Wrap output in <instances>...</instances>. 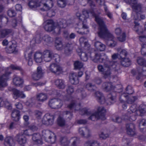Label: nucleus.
<instances>
[{
	"label": "nucleus",
	"mask_w": 146,
	"mask_h": 146,
	"mask_svg": "<svg viewBox=\"0 0 146 146\" xmlns=\"http://www.w3.org/2000/svg\"><path fill=\"white\" fill-rule=\"evenodd\" d=\"M89 14H91L95 17L96 21L99 25V29L98 32V34L99 36L108 40L107 44L108 46L111 47H114L116 45V42L113 40V36L109 32L103 21L99 17L98 15L95 14L93 11L88 12L86 10L84 9L82 11V15H81L79 12L76 13L77 17L82 21L81 23H80L78 25V27L77 28L80 29V31H77V32L80 34H83L87 33L85 31L83 32L84 30H85L87 32H88L87 29L88 27L86 24H84V23L86 21V19L88 17Z\"/></svg>",
	"instance_id": "1"
},
{
	"label": "nucleus",
	"mask_w": 146,
	"mask_h": 146,
	"mask_svg": "<svg viewBox=\"0 0 146 146\" xmlns=\"http://www.w3.org/2000/svg\"><path fill=\"white\" fill-rule=\"evenodd\" d=\"M29 7L33 9H38L42 11H46L50 9L53 6L52 0H32L28 3Z\"/></svg>",
	"instance_id": "2"
},
{
	"label": "nucleus",
	"mask_w": 146,
	"mask_h": 146,
	"mask_svg": "<svg viewBox=\"0 0 146 146\" xmlns=\"http://www.w3.org/2000/svg\"><path fill=\"white\" fill-rule=\"evenodd\" d=\"M66 23V21L63 19H61L57 24L55 23L52 20H48L44 21L43 26L44 29L47 31H54L55 32L59 33L62 29L67 26Z\"/></svg>",
	"instance_id": "3"
},
{
	"label": "nucleus",
	"mask_w": 146,
	"mask_h": 146,
	"mask_svg": "<svg viewBox=\"0 0 146 146\" xmlns=\"http://www.w3.org/2000/svg\"><path fill=\"white\" fill-rule=\"evenodd\" d=\"M33 140L38 143H42V139H44L51 143H54L56 141V137L54 134L48 130H43L42 132V137L39 134H34L32 137Z\"/></svg>",
	"instance_id": "4"
},
{
	"label": "nucleus",
	"mask_w": 146,
	"mask_h": 146,
	"mask_svg": "<svg viewBox=\"0 0 146 146\" xmlns=\"http://www.w3.org/2000/svg\"><path fill=\"white\" fill-rule=\"evenodd\" d=\"M82 111H84V114H86L90 116L89 117V119L92 121H95L100 118L103 120L106 119L104 114L106 113V110L103 107H98L97 112L95 113L85 110V109L82 110Z\"/></svg>",
	"instance_id": "5"
},
{
	"label": "nucleus",
	"mask_w": 146,
	"mask_h": 146,
	"mask_svg": "<svg viewBox=\"0 0 146 146\" xmlns=\"http://www.w3.org/2000/svg\"><path fill=\"white\" fill-rule=\"evenodd\" d=\"M27 127H28L30 129L28 130H25L22 131L21 133H19L18 134L16 137V139L19 142V143L21 145L24 144L26 142V139L25 137V135H30L28 133L31 131H35L37 130V127L35 126H33L32 127H30V126H26Z\"/></svg>",
	"instance_id": "6"
},
{
	"label": "nucleus",
	"mask_w": 146,
	"mask_h": 146,
	"mask_svg": "<svg viewBox=\"0 0 146 146\" xmlns=\"http://www.w3.org/2000/svg\"><path fill=\"white\" fill-rule=\"evenodd\" d=\"M11 69L20 70L21 68L17 66L11 65L10 66L6 68V73L0 77V90H2V88L7 86L6 81L9 79V72Z\"/></svg>",
	"instance_id": "7"
},
{
	"label": "nucleus",
	"mask_w": 146,
	"mask_h": 146,
	"mask_svg": "<svg viewBox=\"0 0 146 146\" xmlns=\"http://www.w3.org/2000/svg\"><path fill=\"white\" fill-rule=\"evenodd\" d=\"M109 63L110 65H105L104 68L101 65H99L98 66V69L99 70L100 72H103L105 78L110 76V70L116 68L117 64L116 62L114 63L112 62Z\"/></svg>",
	"instance_id": "8"
},
{
	"label": "nucleus",
	"mask_w": 146,
	"mask_h": 146,
	"mask_svg": "<svg viewBox=\"0 0 146 146\" xmlns=\"http://www.w3.org/2000/svg\"><path fill=\"white\" fill-rule=\"evenodd\" d=\"M62 68L59 65L56 63H51L47 67V70L48 72L59 74L62 72Z\"/></svg>",
	"instance_id": "9"
},
{
	"label": "nucleus",
	"mask_w": 146,
	"mask_h": 146,
	"mask_svg": "<svg viewBox=\"0 0 146 146\" xmlns=\"http://www.w3.org/2000/svg\"><path fill=\"white\" fill-rule=\"evenodd\" d=\"M127 52L125 50H122L120 52V58L121 64L125 67H128L131 64L130 60L126 58Z\"/></svg>",
	"instance_id": "10"
},
{
	"label": "nucleus",
	"mask_w": 146,
	"mask_h": 146,
	"mask_svg": "<svg viewBox=\"0 0 146 146\" xmlns=\"http://www.w3.org/2000/svg\"><path fill=\"white\" fill-rule=\"evenodd\" d=\"M137 62L138 64L141 65H143L142 69L138 70L137 74L138 76L142 75L146 76V62L143 59L141 58H138L137 59Z\"/></svg>",
	"instance_id": "11"
},
{
	"label": "nucleus",
	"mask_w": 146,
	"mask_h": 146,
	"mask_svg": "<svg viewBox=\"0 0 146 146\" xmlns=\"http://www.w3.org/2000/svg\"><path fill=\"white\" fill-rule=\"evenodd\" d=\"M48 104L51 108L57 109L60 108L62 105V103L61 100L54 99L50 101Z\"/></svg>",
	"instance_id": "12"
},
{
	"label": "nucleus",
	"mask_w": 146,
	"mask_h": 146,
	"mask_svg": "<svg viewBox=\"0 0 146 146\" xmlns=\"http://www.w3.org/2000/svg\"><path fill=\"white\" fill-rule=\"evenodd\" d=\"M94 62H104L105 61H108V58L107 56L104 53L102 54H96L94 58H92Z\"/></svg>",
	"instance_id": "13"
},
{
	"label": "nucleus",
	"mask_w": 146,
	"mask_h": 146,
	"mask_svg": "<svg viewBox=\"0 0 146 146\" xmlns=\"http://www.w3.org/2000/svg\"><path fill=\"white\" fill-rule=\"evenodd\" d=\"M11 44L10 43L9 47L6 48V51L9 53H15L18 51L16 42L15 41H13L11 42Z\"/></svg>",
	"instance_id": "14"
},
{
	"label": "nucleus",
	"mask_w": 146,
	"mask_h": 146,
	"mask_svg": "<svg viewBox=\"0 0 146 146\" xmlns=\"http://www.w3.org/2000/svg\"><path fill=\"white\" fill-rule=\"evenodd\" d=\"M54 121V117L49 114H46L44 116L42 120V123L46 125L52 124Z\"/></svg>",
	"instance_id": "15"
},
{
	"label": "nucleus",
	"mask_w": 146,
	"mask_h": 146,
	"mask_svg": "<svg viewBox=\"0 0 146 146\" xmlns=\"http://www.w3.org/2000/svg\"><path fill=\"white\" fill-rule=\"evenodd\" d=\"M32 56V52L31 50L27 49L25 52V57L28 65L29 66H31L33 64Z\"/></svg>",
	"instance_id": "16"
},
{
	"label": "nucleus",
	"mask_w": 146,
	"mask_h": 146,
	"mask_svg": "<svg viewBox=\"0 0 146 146\" xmlns=\"http://www.w3.org/2000/svg\"><path fill=\"white\" fill-rule=\"evenodd\" d=\"M128 88H126V91L127 92V93H128V94L127 95H125V94H124L122 95V96L126 98H127V103L131 104L136 99V98L134 97L131 96L130 95V94L133 93V92L132 90H129L130 91V92H128Z\"/></svg>",
	"instance_id": "17"
},
{
	"label": "nucleus",
	"mask_w": 146,
	"mask_h": 146,
	"mask_svg": "<svg viewBox=\"0 0 146 146\" xmlns=\"http://www.w3.org/2000/svg\"><path fill=\"white\" fill-rule=\"evenodd\" d=\"M52 54L49 50H46L42 52L43 60L46 62L50 61L52 58Z\"/></svg>",
	"instance_id": "18"
},
{
	"label": "nucleus",
	"mask_w": 146,
	"mask_h": 146,
	"mask_svg": "<svg viewBox=\"0 0 146 146\" xmlns=\"http://www.w3.org/2000/svg\"><path fill=\"white\" fill-rule=\"evenodd\" d=\"M128 2L132 6L133 11L137 12L141 10V5L137 3L136 0H128Z\"/></svg>",
	"instance_id": "19"
},
{
	"label": "nucleus",
	"mask_w": 146,
	"mask_h": 146,
	"mask_svg": "<svg viewBox=\"0 0 146 146\" xmlns=\"http://www.w3.org/2000/svg\"><path fill=\"white\" fill-rule=\"evenodd\" d=\"M77 52L78 53V55L80 56L82 60L84 61H86L88 59V55L90 56L91 54L90 53H86L87 51L86 52H83L80 49H78L77 50Z\"/></svg>",
	"instance_id": "20"
},
{
	"label": "nucleus",
	"mask_w": 146,
	"mask_h": 146,
	"mask_svg": "<svg viewBox=\"0 0 146 146\" xmlns=\"http://www.w3.org/2000/svg\"><path fill=\"white\" fill-rule=\"evenodd\" d=\"M51 39V38L48 35H46L44 36L43 37L42 39L41 38L40 36L38 35L35 39V41L36 43H40L43 40L46 43H49L50 42Z\"/></svg>",
	"instance_id": "21"
},
{
	"label": "nucleus",
	"mask_w": 146,
	"mask_h": 146,
	"mask_svg": "<svg viewBox=\"0 0 146 146\" xmlns=\"http://www.w3.org/2000/svg\"><path fill=\"white\" fill-rule=\"evenodd\" d=\"M79 132L81 135L86 137L90 136L91 133L90 130L88 128L86 127L80 128Z\"/></svg>",
	"instance_id": "22"
},
{
	"label": "nucleus",
	"mask_w": 146,
	"mask_h": 146,
	"mask_svg": "<svg viewBox=\"0 0 146 146\" xmlns=\"http://www.w3.org/2000/svg\"><path fill=\"white\" fill-rule=\"evenodd\" d=\"M69 80L71 84H76L79 82V80L76 74L75 73H72L69 76Z\"/></svg>",
	"instance_id": "23"
},
{
	"label": "nucleus",
	"mask_w": 146,
	"mask_h": 146,
	"mask_svg": "<svg viewBox=\"0 0 146 146\" xmlns=\"http://www.w3.org/2000/svg\"><path fill=\"white\" fill-rule=\"evenodd\" d=\"M42 53L39 52H36L34 54V59L37 63H40L43 61Z\"/></svg>",
	"instance_id": "24"
},
{
	"label": "nucleus",
	"mask_w": 146,
	"mask_h": 146,
	"mask_svg": "<svg viewBox=\"0 0 146 146\" xmlns=\"http://www.w3.org/2000/svg\"><path fill=\"white\" fill-rule=\"evenodd\" d=\"M55 46L56 49L58 50L63 49L64 47L62 42L61 39L59 38H57L55 41Z\"/></svg>",
	"instance_id": "25"
},
{
	"label": "nucleus",
	"mask_w": 146,
	"mask_h": 146,
	"mask_svg": "<svg viewBox=\"0 0 146 146\" xmlns=\"http://www.w3.org/2000/svg\"><path fill=\"white\" fill-rule=\"evenodd\" d=\"M3 106L9 109L11 108V104L8 102L6 99L0 98V107Z\"/></svg>",
	"instance_id": "26"
},
{
	"label": "nucleus",
	"mask_w": 146,
	"mask_h": 146,
	"mask_svg": "<svg viewBox=\"0 0 146 146\" xmlns=\"http://www.w3.org/2000/svg\"><path fill=\"white\" fill-rule=\"evenodd\" d=\"M47 98V95L43 93H41L37 94L36 95V100L41 102H43Z\"/></svg>",
	"instance_id": "27"
},
{
	"label": "nucleus",
	"mask_w": 146,
	"mask_h": 146,
	"mask_svg": "<svg viewBox=\"0 0 146 146\" xmlns=\"http://www.w3.org/2000/svg\"><path fill=\"white\" fill-rule=\"evenodd\" d=\"M127 133L129 135H133L135 133L134 129L135 125L132 123H130L127 125Z\"/></svg>",
	"instance_id": "28"
},
{
	"label": "nucleus",
	"mask_w": 146,
	"mask_h": 146,
	"mask_svg": "<svg viewBox=\"0 0 146 146\" xmlns=\"http://www.w3.org/2000/svg\"><path fill=\"white\" fill-rule=\"evenodd\" d=\"M95 96L98 102L101 103L103 104L105 102L104 97L102 94L100 92H96L95 94Z\"/></svg>",
	"instance_id": "29"
},
{
	"label": "nucleus",
	"mask_w": 146,
	"mask_h": 146,
	"mask_svg": "<svg viewBox=\"0 0 146 146\" xmlns=\"http://www.w3.org/2000/svg\"><path fill=\"white\" fill-rule=\"evenodd\" d=\"M13 98L15 99H17L18 97L23 98L25 96V95L22 92L15 89H13Z\"/></svg>",
	"instance_id": "30"
},
{
	"label": "nucleus",
	"mask_w": 146,
	"mask_h": 146,
	"mask_svg": "<svg viewBox=\"0 0 146 146\" xmlns=\"http://www.w3.org/2000/svg\"><path fill=\"white\" fill-rule=\"evenodd\" d=\"M4 144L5 146H14V142L12 138L7 137L5 139Z\"/></svg>",
	"instance_id": "31"
},
{
	"label": "nucleus",
	"mask_w": 146,
	"mask_h": 146,
	"mask_svg": "<svg viewBox=\"0 0 146 146\" xmlns=\"http://www.w3.org/2000/svg\"><path fill=\"white\" fill-rule=\"evenodd\" d=\"M80 42L82 46H84V48L88 50L90 46V45L87 41V40L84 37L81 38L80 39Z\"/></svg>",
	"instance_id": "32"
},
{
	"label": "nucleus",
	"mask_w": 146,
	"mask_h": 146,
	"mask_svg": "<svg viewBox=\"0 0 146 146\" xmlns=\"http://www.w3.org/2000/svg\"><path fill=\"white\" fill-rule=\"evenodd\" d=\"M94 45L97 49L100 51H104L106 48L105 45L100 42H96L94 44Z\"/></svg>",
	"instance_id": "33"
},
{
	"label": "nucleus",
	"mask_w": 146,
	"mask_h": 146,
	"mask_svg": "<svg viewBox=\"0 0 146 146\" xmlns=\"http://www.w3.org/2000/svg\"><path fill=\"white\" fill-rule=\"evenodd\" d=\"M11 117L13 120L18 121L20 118L19 111L17 110H14L12 113Z\"/></svg>",
	"instance_id": "34"
},
{
	"label": "nucleus",
	"mask_w": 146,
	"mask_h": 146,
	"mask_svg": "<svg viewBox=\"0 0 146 146\" xmlns=\"http://www.w3.org/2000/svg\"><path fill=\"white\" fill-rule=\"evenodd\" d=\"M13 81L14 84L17 86H19L23 82V80L19 77L17 76H15Z\"/></svg>",
	"instance_id": "35"
},
{
	"label": "nucleus",
	"mask_w": 146,
	"mask_h": 146,
	"mask_svg": "<svg viewBox=\"0 0 146 146\" xmlns=\"http://www.w3.org/2000/svg\"><path fill=\"white\" fill-rule=\"evenodd\" d=\"M55 84L59 88L63 89L65 87L64 81L62 80L58 79L55 81Z\"/></svg>",
	"instance_id": "36"
},
{
	"label": "nucleus",
	"mask_w": 146,
	"mask_h": 146,
	"mask_svg": "<svg viewBox=\"0 0 146 146\" xmlns=\"http://www.w3.org/2000/svg\"><path fill=\"white\" fill-rule=\"evenodd\" d=\"M11 32V30L9 29H4L1 30V27H0V38L5 37L9 34Z\"/></svg>",
	"instance_id": "37"
},
{
	"label": "nucleus",
	"mask_w": 146,
	"mask_h": 146,
	"mask_svg": "<svg viewBox=\"0 0 146 146\" xmlns=\"http://www.w3.org/2000/svg\"><path fill=\"white\" fill-rule=\"evenodd\" d=\"M103 88L106 91L111 90L114 88V87L110 83H105L103 85Z\"/></svg>",
	"instance_id": "38"
},
{
	"label": "nucleus",
	"mask_w": 146,
	"mask_h": 146,
	"mask_svg": "<svg viewBox=\"0 0 146 146\" xmlns=\"http://www.w3.org/2000/svg\"><path fill=\"white\" fill-rule=\"evenodd\" d=\"M65 53L66 55H68L71 53L72 49V46L70 44H67L64 47Z\"/></svg>",
	"instance_id": "39"
},
{
	"label": "nucleus",
	"mask_w": 146,
	"mask_h": 146,
	"mask_svg": "<svg viewBox=\"0 0 146 146\" xmlns=\"http://www.w3.org/2000/svg\"><path fill=\"white\" fill-rule=\"evenodd\" d=\"M74 66L76 69H80L83 66V64L79 61H76L74 63Z\"/></svg>",
	"instance_id": "40"
},
{
	"label": "nucleus",
	"mask_w": 146,
	"mask_h": 146,
	"mask_svg": "<svg viewBox=\"0 0 146 146\" xmlns=\"http://www.w3.org/2000/svg\"><path fill=\"white\" fill-rule=\"evenodd\" d=\"M64 36L67 39H68L69 38H74L75 36V35L74 34L72 33L69 36L67 32L65 31L64 33Z\"/></svg>",
	"instance_id": "41"
},
{
	"label": "nucleus",
	"mask_w": 146,
	"mask_h": 146,
	"mask_svg": "<svg viewBox=\"0 0 146 146\" xmlns=\"http://www.w3.org/2000/svg\"><path fill=\"white\" fill-rule=\"evenodd\" d=\"M58 5L60 7H64L66 5V0H58Z\"/></svg>",
	"instance_id": "42"
},
{
	"label": "nucleus",
	"mask_w": 146,
	"mask_h": 146,
	"mask_svg": "<svg viewBox=\"0 0 146 146\" xmlns=\"http://www.w3.org/2000/svg\"><path fill=\"white\" fill-rule=\"evenodd\" d=\"M33 79L35 81L38 80L40 79L42 76L35 73H33L32 75Z\"/></svg>",
	"instance_id": "43"
},
{
	"label": "nucleus",
	"mask_w": 146,
	"mask_h": 146,
	"mask_svg": "<svg viewBox=\"0 0 146 146\" xmlns=\"http://www.w3.org/2000/svg\"><path fill=\"white\" fill-rule=\"evenodd\" d=\"M100 137L102 139H105L109 136L108 134L106 133L105 131H101L99 134Z\"/></svg>",
	"instance_id": "44"
},
{
	"label": "nucleus",
	"mask_w": 146,
	"mask_h": 146,
	"mask_svg": "<svg viewBox=\"0 0 146 146\" xmlns=\"http://www.w3.org/2000/svg\"><path fill=\"white\" fill-rule=\"evenodd\" d=\"M142 48L141 49V53L143 55H146V44H145L141 45Z\"/></svg>",
	"instance_id": "45"
},
{
	"label": "nucleus",
	"mask_w": 146,
	"mask_h": 146,
	"mask_svg": "<svg viewBox=\"0 0 146 146\" xmlns=\"http://www.w3.org/2000/svg\"><path fill=\"white\" fill-rule=\"evenodd\" d=\"M58 123L60 126H62L64 124V121L60 117H59L57 120Z\"/></svg>",
	"instance_id": "46"
},
{
	"label": "nucleus",
	"mask_w": 146,
	"mask_h": 146,
	"mask_svg": "<svg viewBox=\"0 0 146 146\" xmlns=\"http://www.w3.org/2000/svg\"><path fill=\"white\" fill-rule=\"evenodd\" d=\"M8 15L10 17H13L15 15V13L13 10L10 9L8 11Z\"/></svg>",
	"instance_id": "47"
},
{
	"label": "nucleus",
	"mask_w": 146,
	"mask_h": 146,
	"mask_svg": "<svg viewBox=\"0 0 146 146\" xmlns=\"http://www.w3.org/2000/svg\"><path fill=\"white\" fill-rule=\"evenodd\" d=\"M136 106V105L134 104L130 107L129 110L131 111V112L130 113L134 112L137 111Z\"/></svg>",
	"instance_id": "48"
},
{
	"label": "nucleus",
	"mask_w": 146,
	"mask_h": 146,
	"mask_svg": "<svg viewBox=\"0 0 146 146\" xmlns=\"http://www.w3.org/2000/svg\"><path fill=\"white\" fill-rule=\"evenodd\" d=\"M139 126H145L146 125V120L145 119H141L138 121Z\"/></svg>",
	"instance_id": "49"
},
{
	"label": "nucleus",
	"mask_w": 146,
	"mask_h": 146,
	"mask_svg": "<svg viewBox=\"0 0 146 146\" xmlns=\"http://www.w3.org/2000/svg\"><path fill=\"white\" fill-rule=\"evenodd\" d=\"M61 143L62 146L66 145L68 143L69 141L66 138H64L61 141Z\"/></svg>",
	"instance_id": "50"
},
{
	"label": "nucleus",
	"mask_w": 146,
	"mask_h": 146,
	"mask_svg": "<svg viewBox=\"0 0 146 146\" xmlns=\"http://www.w3.org/2000/svg\"><path fill=\"white\" fill-rule=\"evenodd\" d=\"M74 91V89L72 86H68L67 89V92L69 94H71Z\"/></svg>",
	"instance_id": "51"
},
{
	"label": "nucleus",
	"mask_w": 146,
	"mask_h": 146,
	"mask_svg": "<svg viewBox=\"0 0 146 146\" xmlns=\"http://www.w3.org/2000/svg\"><path fill=\"white\" fill-rule=\"evenodd\" d=\"M141 107H142V108L141 109L140 108L139 109V110L141 113H144L146 112V105H142L141 106Z\"/></svg>",
	"instance_id": "52"
},
{
	"label": "nucleus",
	"mask_w": 146,
	"mask_h": 146,
	"mask_svg": "<svg viewBox=\"0 0 146 146\" xmlns=\"http://www.w3.org/2000/svg\"><path fill=\"white\" fill-rule=\"evenodd\" d=\"M80 106L79 105H75L74 104V102H72L71 104L68 106V107L70 109H72L74 108V107L76 108H78V107H79Z\"/></svg>",
	"instance_id": "53"
},
{
	"label": "nucleus",
	"mask_w": 146,
	"mask_h": 146,
	"mask_svg": "<svg viewBox=\"0 0 146 146\" xmlns=\"http://www.w3.org/2000/svg\"><path fill=\"white\" fill-rule=\"evenodd\" d=\"M119 40L121 42L124 41L125 40V35L124 33H123L119 38Z\"/></svg>",
	"instance_id": "54"
},
{
	"label": "nucleus",
	"mask_w": 146,
	"mask_h": 146,
	"mask_svg": "<svg viewBox=\"0 0 146 146\" xmlns=\"http://www.w3.org/2000/svg\"><path fill=\"white\" fill-rule=\"evenodd\" d=\"M55 15V12L53 11H49L47 13V16L49 17H52Z\"/></svg>",
	"instance_id": "55"
},
{
	"label": "nucleus",
	"mask_w": 146,
	"mask_h": 146,
	"mask_svg": "<svg viewBox=\"0 0 146 146\" xmlns=\"http://www.w3.org/2000/svg\"><path fill=\"white\" fill-rule=\"evenodd\" d=\"M36 73L42 76L43 72L42 71V69L40 67H38L37 68V72Z\"/></svg>",
	"instance_id": "56"
},
{
	"label": "nucleus",
	"mask_w": 146,
	"mask_h": 146,
	"mask_svg": "<svg viewBox=\"0 0 146 146\" xmlns=\"http://www.w3.org/2000/svg\"><path fill=\"white\" fill-rule=\"evenodd\" d=\"M112 120L113 121L118 123L121 122L122 120L120 118L118 117H114Z\"/></svg>",
	"instance_id": "57"
},
{
	"label": "nucleus",
	"mask_w": 146,
	"mask_h": 146,
	"mask_svg": "<svg viewBox=\"0 0 146 146\" xmlns=\"http://www.w3.org/2000/svg\"><path fill=\"white\" fill-rule=\"evenodd\" d=\"M54 60L56 62H58L60 61V58L59 56L57 54H55L54 56Z\"/></svg>",
	"instance_id": "58"
},
{
	"label": "nucleus",
	"mask_w": 146,
	"mask_h": 146,
	"mask_svg": "<svg viewBox=\"0 0 146 146\" xmlns=\"http://www.w3.org/2000/svg\"><path fill=\"white\" fill-rule=\"evenodd\" d=\"M105 10L106 12V14L108 16V17L110 19H111L112 18V14L110 12L108 11V10L106 8H105Z\"/></svg>",
	"instance_id": "59"
},
{
	"label": "nucleus",
	"mask_w": 146,
	"mask_h": 146,
	"mask_svg": "<svg viewBox=\"0 0 146 146\" xmlns=\"http://www.w3.org/2000/svg\"><path fill=\"white\" fill-rule=\"evenodd\" d=\"M112 58L113 60H115L117 58H118L119 59L120 58V54L119 56L117 55L116 54H114L112 56Z\"/></svg>",
	"instance_id": "60"
},
{
	"label": "nucleus",
	"mask_w": 146,
	"mask_h": 146,
	"mask_svg": "<svg viewBox=\"0 0 146 146\" xmlns=\"http://www.w3.org/2000/svg\"><path fill=\"white\" fill-rule=\"evenodd\" d=\"M83 2H87L90 5L91 7L94 6V4L91 0H82Z\"/></svg>",
	"instance_id": "61"
},
{
	"label": "nucleus",
	"mask_w": 146,
	"mask_h": 146,
	"mask_svg": "<svg viewBox=\"0 0 146 146\" xmlns=\"http://www.w3.org/2000/svg\"><path fill=\"white\" fill-rule=\"evenodd\" d=\"M15 7L17 11H21L22 10V6L20 4H17L16 5Z\"/></svg>",
	"instance_id": "62"
},
{
	"label": "nucleus",
	"mask_w": 146,
	"mask_h": 146,
	"mask_svg": "<svg viewBox=\"0 0 146 146\" xmlns=\"http://www.w3.org/2000/svg\"><path fill=\"white\" fill-rule=\"evenodd\" d=\"M115 33L118 35H119L121 33V30L119 28H116L115 30Z\"/></svg>",
	"instance_id": "63"
},
{
	"label": "nucleus",
	"mask_w": 146,
	"mask_h": 146,
	"mask_svg": "<svg viewBox=\"0 0 146 146\" xmlns=\"http://www.w3.org/2000/svg\"><path fill=\"white\" fill-rule=\"evenodd\" d=\"M15 106L17 108L19 109H21L23 108L22 105L20 103H17L16 104Z\"/></svg>",
	"instance_id": "64"
}]
</instances>
